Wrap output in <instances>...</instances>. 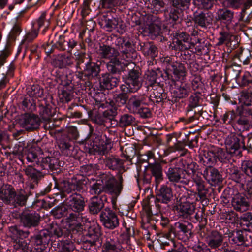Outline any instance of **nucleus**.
Segmentation results:
<instances>
[{
    "mask_svg": "<svg viewBox=\"0 0 252 252\" xmlns=\"http://www.w3.org/2000/svg\"><path fill=\"white\" fill-rule=\"evenodd\" d=\"M229 241L231 244H235L237 246H241L245 242V238L243 232L241 230L233 231L229 236Z\"/></svg>",
    "mask_w": 252,
    "mask_h": 252,
    "instance_id": "nucleus-50",
    "label": "nucleus"
},
{
    "mask_svg": "<svg viewBox=\"0 0 252 252\" xmlns=\"http://www.w3.org/2000/svg\"><path fill=\"white\" fill-rule=\"evenodd\" d=\"M39 115L43 121H49L53 116L51 106L49 104L40 106Z\"/></svg>",
    "mask_w": 252,
    "mask_h": 252,
    "instance_id": "nucleus-63",
    "label": "nucleus"
},
{
    "mask_svg": "<svg viewBox=\"0 0 252 252\" xmlns=\"http://www.w3.org/2000/svg\"><path fill=\"white\" fill-rule=\"evenodd\" d=\"M40 216L34 211L23 212L21 216V221L23 226L30 228L38 226L40 221Z\"/></svg>",
    "mask_w": 252,
    "mask_h": 252,
    "instance_id": "nucleus-21",
    "label": "nucleus"
},
{
    "mask_svg": "<svg viewBox=\"0 0 252 252\" xmlns=\"http://www.w3.org/2000/svg\"><path fill=\"white\" fill-rule=\"evenodd\" d=\"M245 137L241 133H231L225 140V144L227 152L234 156H241L242 149L246 150L245 145Z\"/></svg>",
    "mask_w": 252,
    "mask_h": 252,
    "instance_id": "nucleus-4",
    "label": "nucleus"
},
{
    "mask_svg": "<svg viewBox=\"0 0 252 252\" xmlns=\"http://www.w3.org/2000/svg\"><path fill=\"white\" fill-rule=\"evenodd\" d=\"M125 245L118 238L109 235L102 244V252H126Z\"/></svg>",
    "mask_w": 252,
    "mask_h": 252,
    "instance_id": "nucleus-11",
    "label": "nucleus"
},
{
    "mask_svg": "<svg viewBox=\"0 0 252 252\" xmlns=\"http://www.w3.org/2000/svg\"><path fill=\"white\" fill-rule=\"evenodd\" d=\"M74 62L71 53L59 54L53 61L55 66L62 69L71 66Z\"/></svg>",
    "mask_w": 252,
    "mask_h": 252,
    "instance_id": "nucleus-29",
    "label": "nucleus"
},
{
    "mask_svg": "<svg viewBox=\"0 0 252 252\" xmlns=\"http://www.w3.org/2000/svg\"><path fill=\"white\" fill-rule=\"evenodd\" d=\"M74 83L72 81L66 82L64 85L62 93L60 94V99L63 102H69L73 97Z\"/></svg>",
    "mask_w": 252,
    "mask_h": 252,
    "instance_id": "nucleus-41",
    "label": "nucleus"
},
{
    "mask_svg": "<svg viewBox=\"0 0 252 252\" xmlns=\"http://www.w3.org/2000/svg\"><path fill=\"white\" fill-rule=\"evenodd\" d=\"M49 232L50 240H52L61 237L63 235L62 228L57 224H52L50 227L47 229Z\"/></svg>",
    "mask_w": 252,
    "mask_h": 252,
    "instance_id": "nucleus-59",
    "label": "nucleus"
},
{
    "mask_svg": "<svg viewBox=\"0 0 252 252\" xmlns=\"http://www.w3.org/2000/svg\"><path fill=\"white\" fill-rule=\"evenodd\" d=\"M43 89L40 86L33 85L28 89L27 94L36 100L43 96Z\"/></svg>",
    "mask_w": 252,
    "mask_h": 252,
    "instance_id": "nucleus-57",
    "label": "nucleus"
},
{
    "mask_svg": "<svg viewBox=\"0 0 252 252\" xmlns=\"http://www.w3.org/2000/svg\"><path fill=\"white\" fill-rule=\"evenodd\" d=\"M102 22L104 24V28L108 32L116 30L119 33L122 34L125 31V26L122 24V20L118 18L109 19L106 15H103Z\"/></svg>",
    "mask_w": 252,
    "mask_h": 252,
    "instance_id": "nucleus-25",
    "label": "nucleus"
},
{
    "mask_svg": "<svg viewBox=\"0 0 252 252\" xmlns=\"http://www.w3.org/2000/svg\"><path fill=\"white\" fill-rule=\"evenodd\" d=\"M148 169L150 170L157 184L160 183L163 179L162 168L161 165L158 163L149 164Z\"/></svg>",
    "mask_w": 252,
    "mask_h": 252,
    "instance_id": "nucleus-45",
    "label": "nucleus"
},
{
    "mask_svg": "<svg viewBox=\"0 0 252 252\" xmlns=\"http://www.w3.org/2000/svg\"><path fill=\"white\" fill-rule=\"evenodd\" d=\"M145 95H133L128 99L126 107L129 111L134 114L142 105L146 104Z\"/></svg>",
    "mask_w": 252,
    "mask_h": 252,
    "instance_id": "nucleus-28",
    "label": "nucleus"
},
{
    "mask_svg": "<svg viewBox=\"0 0 252 252\" xmlns=\"http://www.w3.org/2000/svg\"><path fill=\"white\" fill-rule=\"evenodd\" d=\"M166 98V94L163 93L162 88L159 87L158 89H154L153 93L151 94L149 99L153 102L158 103L163 101Z\"/></svg>",
    "mask_w": 252,
    "mask_h": 252,
    "instance_id": "nucleus-56",
    "label": "nucleus"
},
{
    "mask_svg": "<svg viewBox=\"0 0 252 252\" xmlns=\"http://www.w3.org/2000/svg\"><path fill=\"white\" fill-rule=\"evenodd\" d=\"M202 175L211 185H215L221 181V175L217 169L212 167H206Z\"/></svg>",
    "mask_w": 252,
    "mask_h": 252,
    "instance_id": "nucleus-30",
    "label": "nucleus"
},
{
    "mask_svg": "<svg viewBox=\"0 0 252 252\" xmlns=\"http://www.w3.org/2000/svg\"><path fill=\"white\" fill-rule=\"evenodd\" d=\"M82 189V185L79 182L72 181L64 183L63 191L68 194L73 191H80Z\"/></svg>",
    "mask_w": 252,
    "mask_h": 252,
    "instance_id": "nucleus-52",
    "label": "nucleus"
},
{
    "mask_svg": "<svg viewBox=\"0 0 252 252\" xmlns=\"http://www.w3.org/2000/svg\"><path fill=\"white\" fill-rule=\"evenodd\" d=\"M191 224L185 221L175 222L170 228V232L179 239H183L191 233Z\"/></svg>",
    "mask_w": 252,
    "mask_h": 252,
    "instance_id": "nucleus-17",
    "label": "nucleus"
},
{
    "mask_svg": "<svg viewBox=\"0 0 252 252\" xmlns=\"http://www.w3.org/2000/svg\"><path fill=\"white\" fill-rule=\"evenodd\" d=\"M230 178L239 184V187H244L246 183L250 179L247 175L239 170L238 168L232 166L229 168Z\"/></svg>",
    "mask_w": 252,
    "mask_h": 252,
    "instance_id": "nucleus-33",
    "label": "nucleus"
},
{
    "mask_svg": "<svg viewBox=\"0 0 252 252\" xmlns=\"http://www.w3.org/2000/svg\"><path fill=\"white\" fill-rule=\"evenodd\" d=\"M191 91L190 84L184 80L175 84L173 95L176 98H185L189 96Z\"/></svg>",
    "mask_w": 252,
    "mask_h": 252,
    "instance_id": "nucleus-24",
    "label": "nucleus"
},
{
    "mask_svg": "<svg viewBox=\"0 0 252 252\" xmlns=\"http://www.w3.org/2000/svg\"><path fill=\"white\" fill-rule=\"evenodd\" d=\"M183 11L178 8L172 9L169 14V23L172 24L180 23L182 21Z\"/></svg>",
    "mask_w": 252,
    "mask_h": 252,
    "instance_id": "nucleus-55",
    "label": "nucleus"
},
{
    "mask_svg": "<svg viewBox=\"0 0 252 252\" xmlns=\"http://www.w3.org/2000/svg\"><path fill=\"white\" fill-rule=\"evenodd\" d=\"M240 68V66H236L234 64L225 65L224 67L225 79L230 81L234 80L236 82L241 72Z\"/></svg>",
    "mask_w": 252,
    "mask_h": 252,
    "instance_id": "nucleus-42",
    "label": "nucleus"
},
{
    "mask_svg": "<svg viewBox=\"0 0 252 252\" xmlns=\"http://www.w3.org/2000/svg\"><path fill=\"white\" fill-rule=\"evenodd\" d=\"M12 252H32V248L30 249L27 241L23 239H16L13 241Z\"/></svg>",
    "mask_w": 252,
    "mask_h": 252,
    "instance_id": "nucleus-49",
    "label": "nucleus"
},
{
    "mask_svg": "<svg viewBox=\"0 0 252 252\" xmlns=\"http://www.w3.org/2000/svg\"><path fill=\"white\" fill-rule=\"evenodd\" d=\"M119 82V80L117 78L114 77L109 74H105L102 75L100 84L103 88L111 90L116 87Z\"/></svg>",
    "mask_w": 252,
    "mask_h": 252,
    "instance_id": "nucleus-39",
    "label": "nucleus"
},
{
    "mask_svg": "<svg viewBox=\"0 0 252 252\" xmlns=\"http://www.w3.org/2000/svg\"><path fill=\"white\" fill-rule=\"evenodd\" d=\"M84 68L81 71H78L76 76L80 79L83 76L86 77L89 79L96 77L100 71V66L96 63L93 62L90 59L85 63Z\"/></svg>",
    "mask_w": 252,
    "mask_h": 252,
    "instance_id": "nucleus-16",
    "label": "nucleus"
},
{
    "mask_svg": "<svg viewBox=\"0 0 252 252\" xmlns=\"http://www.w3.org/2000/svg\"><path fill=\"white\" fill-rule=\"evenodd\" d=\"M201 100V93L196 92L192 94L188 98V105L186 108V113L192 111L200 105Z\"/></svg>",
    "mask_w": 252,
    "mask_h": 252,
    "instance_id": "nucleus-46",
    "label": "nucleus"
},
{
    "mask_svg": "<svg viewBox=\"0 0 252 252\" xmlns=\"http://www.w3.org/2000/svg\"><path fill=\"white\" fill-rule=\"evenodd\" d=\"M223 235L217 230H212L207 235L205 241L208 247L216 249L220 247L223 241Z\"/></svg>",
    "mask_w": 252,
    "mask_h": 252,
    "instance_id": "nucleus-26",
    "label": "nucleus"
},
{
    "mask_svg": "<svg viewBox=\"0 0 252 252\" xmlns=\"http://www.w3.org/2000/svg\"><path fill=\"white\" fill-rule=\"evenodd\" d=\"M58 145L59 148L63 155L66 156L71 155L72 146L68 140L63 138L60 139L58 141Z\"/></svg>",
    "mask_w": 252,
    "mask_h": 252,
    "instance_id": "nucleus-58",
    "label": "nucleus"
},
{
    "mask_svg": "<svg viewBox=\"0 0 252 252\" xmlns=\"http://www.w3.org/2000/svg\"><path fill=\"white\" fill-rule=\"evenodd\" d=\"M49 234L47 229H43L32 237L34 247L32 252H45L46 245L50 241Z\"/></svg>",
    "mask_w": 252,
    "mask_h": 252,
    "instance_id": "nucleus-15",
    "label": "nucleus"
},
{
    "mask_svg": "<svg viewBox=\"0 0 252 252\" xmlns=\"http://www.w3.org/2000/svg\"><path fill=\"white\" fill-rule=\"evenodd\" d=\"M114 44L121 54V60L118 58L120 53L118 50L109 45H100L98 53L101 58L110 60L107 64V69L115 74L120 72L132 60L131 52L133 49L131 42L124 37H116Z\"/></svg>",
    "mask_w": 252,
    "mask_h": 252,
    "instance_id": "nucleus-1",
    "label": "nucleus"
},
{
    "mask_svg": "<svg viewBox=\"0 0 252 252\" xmlns=\"http://www.w3.org/2000/svg\"><path fill=\"white\" fill-rule=\"evenodd\" d=\"M233 36L234 35L231 32L224 30L221 31L219 32L217 45L221 46L224 44H228L230 43L232 41V38Z\"/></svg>",
    "mask_w": 252,
    "mask_h": 252,
    "instance_id": "nucleus-54",
    "label": "nucleus"
},
{
    "mask_svg": "<svg viewBox=\"0 0 252 252\" xmlns=\"http://www.w3.org/2000/svg\"><path fill=\"white\" fill-rule=\"evenodd\" d=\"M142 50L145 56H149L151 57H154L158 55L157 48L152 43L145 44L142 48Z\"/></svg>",
    "mask_w": 252,
    "mask_h": 252,
    "instance_id": "nucleus-62",
    "label": "nucleus"
},
{
    "mask_svg": "<svg viewBox=\"0 0 252 252\" xmlns=\"http://www.w3.org/2000/svg\"><path fill=\"white\" fill-rule=\"evenodd\" d=\"M150 199L151 198H149L148 196L144 200L142 204L143 210L145 213L142 218V221L144 223L142 225L144 228H148V224L152 223V221L156 217V215H154L152 211L151 205L152 201L150 200Z\"/></svg>",
    "mask_w": 252,
    "mask_h": 252,
    "instance_id": "nucleus-31",
    "label": "nucleus"
},
{
    "mask_svg": "<svg viewBox=\"0 0 252 252\" xmlns=\"http://www.w3.org/2000/svg\"><path fill=\"white\" fill-rule=\"evenodd\" d=\"M68 215L66 218V222L70 227L74 228H79L82 225L88 221V219L83 216L82 212H75L67 211Z\"/></svg>",
    "mask_w": 252,
    "mask_h": 252,
    "instance_id": "nucleus-23",
    "label": "nucleus"
},
{
    "mask_svg": "<svg viewBox=\"0 0 252 252\" xmlns=\"http://www.w3.org/2000/svg\"><path fill=\"white\" fill-rule=\"evenodd\" d=\"M213 16L211 13H205L201 12L194 15L193 20L195 24L201 27L204 28L211 24L213 20Z\"/></svg>",
    "mask_w": 252,
    "mask_h": 252,
    "instance_id": "nucleus-40",
    "label": "nucleus"
},
{
    "mask_svg": "<svg viewBox=\"0 0 252 252\" xmlns=\"http://www.w3.org/2000/svg\"><path fill=\"white\" fill-rule=\"evenodd\" d=\"M170 71L173 73L175 78L178 80H184L187 75V71L185 65L178 62L173 64Z\"/></svg>",
    "mask_w": 252,
    "mask_h": 252,
    "instance_id": "nucleus-43",
    "label": "nucleus"
},
{
    "mask_svg": "<svg viewBox=\"0 0 252 252\" xmlns=\"http://www.w3.org/2000/svg\"><path fill=\"white\" fill-rule=\"evenodd\" d=\"M104 163L106 167L112 170H120L124 168L123 160L112 155L106 157Z\"/></svg>",
    "mask_w": 252,
    "mask_h": 252,
    "instance_id": "nucleus-37",
    "label": "nucleus"
},
{
    "mask_svg": "<svg viewBox=\"0 0 252 252\" xmlns=\"http://www.w3.org/2000/svg\"><path fill=\"white\" fill-rule=\"evenodd\" d=\"M236 83L240 87L247 86L252 83V75L249 71H245L242 76H239Z\"/></svg>",
    "mask_w": 252,
    "mask_h": 252,
    "instance_id": "nucleus-60",
    "label": "nucleus"
},
{
    "mask_svg": "<svg viewBox=\"0 0 252 252\" xmlns=\"http://www.w3.org/2000/svg\"><path fill=\"white\" fill-rule=\"evenodd\" d=\"M22 109L25 111H33L36 109V102L34 98L26 94L22 102Z\"/></svg>",
    "mask_w": 252,
    "mask_h": 252,
    "instance_id": "nucleus-53",
    "label": "nucleus"
},
{
    "mask_svg": "<svg viewBox=\"0 0 252 252\" xmlns=\"http://www.w3.org/2000/svg\"><path fill=\"white\" fill-rule=\"evenodd\" d=\"M104 200L107 199L105 195L101 197L94 196L90 199L89 204V212L93 215L97 214L102 209L104 206Z\"/></svg>",
    "mask_w": 252,
    "mask_h": 252,
    "instance_id": "nucleus-36",
    "label": "nucleus"
},
{
    "mask_svg": "<svg viewBox=\"0 0 252 252\" xmlns=\"http://www.w3.org/2000/svg\"><path fill=\"white\" fill-rule=\"evenodd\" d=\"M124 91L135 93L138 91L142 86L138 71L132 69L126 77L125 84L122 85Z\"/></svg>",
    "mask_w": 252,
    "mask_h": 252,
    "instance_id": "nucleus-9",
    "label": "nucleus"
},
{
    "mask_svg": "<svg viewBox=\"0 0 252 252\" xmlns=\"http://www.w3.org/2000/svg\"><path fill=\"white\" fill-rule=\"evenodd\" d=\"M28 196V194L23 190H21L17 193L16 192V195L13 198L12 204H11V206L14 207L25 206Z\"/></svg>",
    "mask_w": 252,
    "mask_h": 252,
    "instance_id": "nucleus-47",
    "label": "nucleus"
},
{
    "mask_svg": "<svg viewBox=\"0 0 252 252\" xmlns=\"http://www.w3.org/2000/svg\"><path fill=\"white\" fill-rule=\"evenodd\" d=\"M217 15V20L225 25L226 29H228L229 25L233 20L234 12L226 8H220L218 10Z\"/></svg>",
    "mask_w": 252,
    "mask_h": 252,
    "instance_id": "nucleus-34",
    "label": "nucleus"
},
{
    "mask_svg": "<svg viewBox=\"0 0 252 252\" xmlns=\"http://www.w3.org/2000/svg\"><path fill=\"white\" fill-rule=\"evenodd\" d=\"M67 211L82 212L85 207V198L80 194L74 193L68 198Z\"/></svg>",
    "mask_w": 252,
    "mask_h": 252,
    "instance_id": "nucleus-19",
    "label": "nucleus"
},
{
    "mask_svg": "<svg viewBox=\"0 0 252 252\" xmlns=\"http://www.w3.org/2000/svg\"><path fill=\"white\" fill-rule=\"evenodd\" d=\"M93 139V144L89 148V152L93 155H104L107 154L111 149V140L108 139L105 135L99 136L90 133Z\"/></svg>",
    "mask_w": 252,
    "mask_h": 252,
    "instance_id": "nucleus-6",
    "label": "nucleus"
},
{
    "mask_svg": "<svg viewBox=\"0 0 252 252\" xmlns=\"http://www.w3.org/2000/svg\"><path fill=\"white\" fill-rule=\"evenodd\" d=\"M240 224L246 229H252V212H246L241 216Z\"/></svg>",
    "mask_w": 252,
    "mask_h": 252,
    "instance_id": "nucleus-64",
    "label": "nucleus"
},
{
    "mask_svg": "<svg viewBox=\"0 0 252 252\" xmlns=\"http://www.w3.org/2000/svg\"><path fill=\"white\" fill-rule=\"evenodd\" d=\"M100 220L105 227L110 229H114L119 225V220L116 213L108 207L101 212Z\"/></svg>",
    "mask_w": 252,
    "mask_h": 252,
    "instance_id": "nucleus-10",
    "label": "nucleus"
},
{
    "mask_svg": "<svg viewBox=\"0 0 252 252\" xmlns=\"http://www.w3.org/2000/svg\"><path fill=\"white\" fill-rule=\"evenodd\" d=\"M41 120L37 115L33 113H25L22 115L20 120V126L28 131H32L39 128Z\"/></svg>",
    "mask_w": 252,
    "mask_h": 252,
    "instance_id": "nucleus-12",
    "label": "nucleus"
},
{
    "mask_svg": "<svg viewBox=\"0 0 252 252\" xmlns=\"http://www.w3.org/2000/svg\"><path fill=\"white\" fill-rule=\"evenodd\" d=\"M165 174L169 181L175 185L177 193L179 192V189L182 191L186 189L184 186L176 185L177 183H180L183 185H189L190 182L189 178L184 173V170H180L178 168H173L170 167Z\"/></svg>",
    "mask_w": 252,
    "mask_h": 252,
    "instance_id": "nucleus-7",
    "label": "nucleus"
},
{
    "mask_svg": "<svg viewBox=\"0 0 252 252\" xmlns=\"http://www.w3.org/2000/svg\"><path fill=\"white\" fill-rule=\"evenodd\" d=\"M252 200L247 197L245 194L238 193L234 195L231 204L233 209L241 213L246 212L250 207L252 209Z\"/></svg>",
    "mask_w": 252,
    "mask_h": 252,
    "instance_id": "nucleus-14",
    "label": "nucleus"
},
{
    "mask_svg": "<svg viewBox=\"0 0 252 252\" xmlns=\"http://www.w3.org/2000/svg\"><path fill=\"white\" fill-rule=\"evenodd\" d=\"M26 158L28 163H33V166L39 167L41 157L38 158L36 153L32 149H29L28 151Z\"/></svg>",
    "mask_w": 252,
    "mask_h": 252,
    "instance_id": "nucleus-61",
    "label": "nucleus"
},
{
    "mask_svg": "<svg viewBox=\"0 0 252 252\" xmlns=\"http://www.w3.org/2000/svg\"><path fill=\"white\" fill-rule=\"evenodd\" d=\"M35 167L32 165H30L25 166L23 169L25 174L27 176L29 180L31 182L30 185V188L31 189H33L44 177L43 173Z\"/></svg>",
    "mask_w": 252,
    "mask_h": 252,
    "instance_id": "nucleus-20",
    "label": "nucleus"
},
{
    "mask_svg": "<svg viewBox=\"0 0 252 252\" xmlns=\"http://www.w3.org/2000/svg\"><path fill=\"white\" fill-rule=\"evenodd\" d=\"M172 198L173 192L171 188L164 185L160 187L156 197H151L154 200L155 206L159 212H164L168 209V203L172 200Z\"/></svg>",
    "mask_w": 252,
    "mask_h": 252,
    "instance_id": "nucleus-5",
    "label": "nucleus"
},
{
    "mask_svg": "<svg viewBox=\"0 0 252 252\" xmlns=\"http://www.w3.org/2000/svg\"><path fill=\"white\" fill-rule=\"evenodd\" d=\"M199 161L204 166L212 167V165L216 162V156L215 151H205L202 155L199 157Z\"/></svg>",
    "mask_w": 252,
    "mask_h": 252,
    "instance_id": "nucleus-44",
    "label": "nucleus"
},
{
    "mask_svg": "<svg viewBox=\"0 0 252 252\" xmlns=\"http://www.w3.org/2000/svg\"><path fill=\"white\" fill-rule=\"evenodd\" d=\"M151 21V23L148 25L147 32L149 33V36L153 38L160 34L161 30V22L157 16H153Z\"/></svg>",
    "mask_w": 252,
    "mask_h": 252,
    "instance_id": "nucleus-38",
    "label": "nucleus"
},
{
    "mask_svg": "<svg viewBox=\"0 0 252 252\" xmlns=\"http://www.w3.org/2000/svg\"><path fill=\"white\" fill-rule=\"evenodd\" d=\"M92 228H90L88 237L90 239H87L84 241L82 245V248L87 251L88 252H98L97 247L96 245V240L98 238V232H95L94 234H91L90 232Z\"/></svg>",
    "mask_w": 252,
    "mask_h": 252,
    "instance_id": "nucleus-35",
    "label": "nucleus"
},
{
    "mask_svg": "<svg viewBox=\"0 0 252 252\" xmlns=\"http://www.w3.org/2000/svg\"><path fill=\"white\" fill-rule=\"evenodd\" d=\"M198 166L196 162L193 161L191 158H187L185 168L183 169L184 173L187 174V177L189 178V175H191V177L194 175H200L198 172L196 173Z\"/></svg>",
    "mask_w": 252,
    "mask_h": 252,
    "instance_id": "nucleus-51",
    "label": "nucleus"
},
{
    "mask_svg": "<svg viewBox=\"0 0 252 252\" xmlns=\"http://www.w3.org/2000/svg\"><path fill=\"white\" fill-rule=\"evenodd\" d=\"M51 23V15L47 11H43L40 13L38 17L33 23V26H35L39 31L41 30V34L45 35L49 29Z\"/></svg>",
    "mask_w": 252,
    "mask_h": 252,
    "instance_id": "nucleus-22",
    "label": "nucleus"
},
{
    "mask_svg": "<svg viewBox=\"0 0 252 252\" xmlns=\"http://www.w3.org/2000/svg\"><path fill=\"white\" fill-rule=\"evenodd\" d=\"M61 163L59 159L54 157H41L39 167L53 171L60 169Z\"/></svg>",
    "mask_w": 252,
    "mask_h": 252,
    "instance_id": "nucleus-32",
    "label": "nucleus"
},
{
    "mask_svg": "<svg viewBox=\"0 0 252 252\" xmlns=\"http://www.w3.org/2000/svg\"><path fill=\"white\" fill-rule=\"evenodd\" d=\"M16 195L14 187L9 184H3L0 188V200L7 205L12 204V201Z\"/></svg>",
    "mask_w": 252,
    "mask_h": 252,
    "instance_id": "nucleus-27",
    "label": "nucleus"
},
{
    "mask_svg": "<svg viewBox=\"0 0 252 252\" xmlns=\"http://www.w3.org/2000/svg\"><path fill=\"white\" fill-rule=\"evenodd\" d=\"M220 123L230 125L239 131H249L252 127V121L236 107L235 110L226 111L220 118Z\"/></svg>",
    "mask_w": 252,
    "mask_h": 252,
    "instance_id": "nucleus-2",
    "label": "nucleus"
},
{
    "mask_svg": "<svg viewBox=\"0 0 252 252\" xmlns=\"http://www.w3.org/2000/svg\"><path fill=\"white\" fill-rule=\"evenodd\" d=\"M238 100L241 105L236 108L252 121V92L248 90L241 91Z\"/></svg>",
    "mask_w": 252,
    "mask_h": 252,
    "instance_id": "nucleus-8",
    "label": "nucleus"
},
{
    "mask_svg": "<svg viewBox=\"0 0 252 252\" xmlns=\"http://www.w3.org/2000/svg\"><path fill=\"white\" fill-rule=\"evenodd\" d=\"M178 193L180 204L176 206V210L180 216L188 218L194 212L195 208L193 202L196 200L195 195L184 190Z\"/></svg>",
    "mask_w": 252,
    "mask_h": 252,
    "instance_id": "nucleus-3",
    "label": "nucleus"
},
{
    "mask_svg": "<svg viewBox=\"0 0 252 252\" xmlns=\"http://www.w3.org/2000/svg\"><path fill=\"white\" fill-rule=\"evenodd\" d=\"M104 192L110 195L119 196L123 189L120 184L111 175H104L102 177Z\"/></svg>",
    "mask_w": 252,
    "mask_h": 252,
    "instance_id": "nucleus-13",
    "label": "nucleus"
},
{
    "mask_svg": "<svg viewBox=\"0 0 252 252\" xmlns=\"http://www.w3.org/2000/svg\"><path fill=\"white\" fill-rule=\"evenodd\" d=\"M39 33V31L35 28H32L24 36L22 40L21 46L27 49L29 46V43L33 41L37 36Z\"/></svg>",
    "mask_w": 252,
    "mask_h": 252,
    "instance_id": "nucleus-48",
    "label": "nucleus"
},
{
    "mask_svg": "<svg viewBox=\"0 0 252 252\" xmlns=\"http://www.w3.org/2000/svg\"><path fill=\"white\" fill-rule=\"evenodd\" d=\"M190 182H193V186H194L196 188V192L192 193H194L195 195L197 194L201 200H206L209 189L207 184L201 177V175H194L192 177V180Z\"/></svg>",
    "mask_w": 252,
    "mask_h": 252,
    "instance_id": "nucleus-18",
    "label": "nucleus"
}]
</instances>
